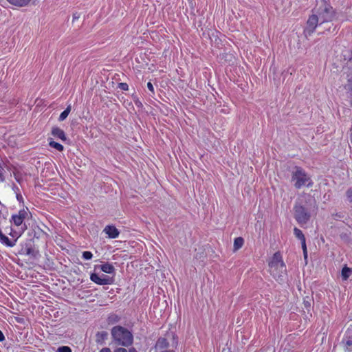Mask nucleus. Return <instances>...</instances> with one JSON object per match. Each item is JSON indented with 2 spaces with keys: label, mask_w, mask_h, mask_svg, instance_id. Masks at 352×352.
<instances>
[{
  "label": "nucleus",
  "mask_w": 352,
  "mask_h": 352,
  "mask_svg": "<svg viewBox=\"0 0 352 352\" xmlns=\"http://www.w3.org/2000/svg\"><path fill=\"white\" fill-rule=\"evenodd\" d=\"M111 336L116 344L128 347L133 342V336L127 329L115 326L111 329Z\"/></svg>",
  "instance_id": "nucleus-1"
},
{
  "label": "nucleus",
  "mask_w": 352,
  "mask_h": 352,
  "mask_svg": "<svg viewBox=\"0 0 352 352\" xmlns=\"http://www.w3.org/2000/svg\"><path fill=\"white\" fill-rule=\"evenodd\" d=\"M269 272L276 280L282 279L283 274L286 272V265L280 252H275L268 262Z\"/></svg>",
  "instance_id": "nucleus-2"
},
{
  "label": "nucleus",
  "mask_w": 352,
  "mask_h": 352,
  "mask_svg": "<svg viewBox=\"0 0 352 352\" xmlns=\"http://www.w3.org/2000/svg\"><path fill=\"white\" fill-rule=\"evenodd\" d=\"M313 12L318 19L320 24L331 22L336 14L333 7L325 1H322L320 6L315 8Z\"/></svg>",
  "instance_id": "nucleus-3"
},
{
  "label": "nucleus",
  "mask_w": 352,
  "mask_h": 352,
  "mask_svg": "<svg viewBox=\"0 0 352 352\" xmlns=\"http://www.w3.org/2000/svg\"><path fill=\"white\" fill-rule=\"evenodd\" d=\"M292 180L295 182L294 186L299 189L302 186L307 185V187L312 186V182L305 171L299 166L295 167V170L292 173Z\"/></svg>",
  "instance_id": "nucleus-4"
},
{
  "label": "nucleus",
  "mask_w": 352,
  "mask_h": 352,
  "mask_svg": "<svg viewBox=\"0 0 352 352\" xmlns=\"http://www.w3.org/2000/svg\"><path fill=\"white\" fill-rule=\"evenodd\" d=\"M294 210V217L299 224L307 223L310 219V214L303 206L296 204Z\"/></svg>",
  "instance_id": "nucleus-5"
},
{
  "label": "nucleus",
  "mask_w": 352,
  "mask_h": 352,
  "mask_svg": "<svg viewBox=\"0 0 352 352\" xmlns=\"http://www.w3.org/2000/svg\"><path fill=\"white\" fill-rule=\"evenodd\" d=\"M318 25H320L318 19L313 12V14L309 16L307 21V26L304 30L305 35L306 36H311L314 32Z\"/></svg>",
  "instance_id": "nucleus-6"
},
{
  "label": "nucleus",
  "mask_w": 352,
  "mask_h": 352,
  "mask_svg": "<svg viewBox=\"0 0 352 352\" xmlns=\"http://www.w3.org/2000/svg\"><path fill=\"white\" fill-rule=\"evenodd\" d=\"M344 351L352 352V324L347 328L342 340Z\"/></svg>",
  "instance_id": "nucleus-7"
},
{
  "label": "nucleus",
  "mask_w": 352,
  "mask_h": 352,
  "mask_svg": "<svg viewBox=\"0 0 352 352\" xmlns=\"http://www.w3.org/2000/svg\"><path fill=\"white\" fill-rule=\"evenodd\" d=\"M28 209H21L17 214L12 215V221L16 226H21L28 216Z\"/></svg>",
  "instance_id": "nucleus-8"
},
{
  "label": "nucleus",
  "mask_w": 352,
  "mask_h": 352,
  "mask_svg": "<svg viewBox=\"0 0 352 352\" xmlns=\"http://www.w3.org/2000/svg\"><path fill=\"white\" fill-rule=\"evenodd\" d=\"M90 279L94 283L100 285H109L111 283L110 278H108L107 276L102 275V276H100L98 274L96 273H92L90 275Z\"/></svg>",
  "instance_id": "nucleus-9"
},
{
  "label": "nucleus",
  "mask_w": 352,
  "mask_h": 352,
  "mask_svg": "<svg viewBox=\"0 0 352 352\" xmlns=\"http://www.w3.org/2000/svg\"><path fill=\"white\" fill-rule=\"evenodd\" d=\"M103 231L110 239H116L120 234L119 230L114 226H107Z\"/></svg>",
  "instance_id": "nucleus-10"
},
{
  "label": "nucleus",
  "mask_w": 352,
  "mask_h": 352,
  "mask_svg": "<svg viewBox=\"0 0 352 352\" xmlns=\"http://www.w3.org/2000/svg\"><path fill=\"white\" fill-rule=\"evenodd\" d=\"M52 135L63 142L67 140V136L65 131L58 126H54L52 128Z\"/></svg>",
  "instance_id": "nucleus-11"
},
{
  "label": "nucleus",
  "mask_w": 352,
  "mask_h": 352,
  "mask_svg": "<svg viewBox=\"0 0 352 352\" xmlns=\"http://www.w3.org/2000/svg\"><path fill=\"white\" fill-rule=\"evenodd\" d=\"M0 242L7 247L12 248L16 245V239L13 241L10 240L8 236L3 234L1 229L0 228Z\"/></svg>",
  "instance_id": "nucleus-12"
},
{
  "label": "nucleus",
  "mask_w": 352,
  "mask_h": 352,
  "mask_svg": "<svg viewBox=\"0 0 352 352\" xmlns=\"http://www.w3.org/2000/svg\"><path fill=\"white\" fill-rule=\"evenodd\" d=\"M155 349L168 350L169 346V342L165 338L160 337L157 339L155 343Z\"/></svg>",
  "instance_id": "nucleus-13"
},
{
  "label": "nucleus",
  "mask_w": 352,
  "mask_h": 352,
  "mask_svg": "<svg viewBox=\"0 0 352 352\" xmlns=\"http://www.w3.org/2000/svg\"><path fill=\"white\" fill-rule=\"evenodd\" d=\"M108 333L105 331H98L96 334V342L99 344H102L108 338Z\"/></svg>",
  "instance_id": "nucleus-14"
},
{
  "label": "nucleus",
  "mask_w": 352,
  "mask_h": 352,
  "mask_svg": "<svg viewBox=\"0 0 352 352\" xmlns=\"http://www.w3.org/2000/svg\"><path fill=\"white\" fill-rule=\"evenodd\" d=\"M10 4L18 7H24L29 4L31 0H7Z\"/></svg>",
  "instance_id": "nucleus-15"
},
{
  "label": "nucleus",
  "mask_w": 352,
  "mask_h": 352,
  "mask_svg": "<svg viewBox=\"0 0 352 352\" xmlns=\"http://www.w3.org/2000/svg\"><path fill=\"white\" fill-rule=\"evenodd\" d=\"M352 273V269L348 267L346 265L344 266L342 269L341 276L343 280H346Z\"/></svg>",
  "instance_id": "nucleus-16"
},
{
  "label": "nucleus",
  "mask_w": 352,
  "mask_h": 352,
  "mask_svg": "<svg viewBox=\"0 0 352 352\" xmlns=\"http://www.w3.org/2000/svg\"><path fill=\"white\" fill-rule=\"evenodd\" d=\"M100 270L107 274H111L114 272V267L110 263H104L100 265Z\"/></svg>",
  "instance_id": "nucleus-17"
},
{
  "label": "nucleus",
  "mask_w": 352,
  "mask_h": 352,
  "mask_svg": "<svg viewBox=\"0 0 352 352\" xmlns=\"http://www.w3.org/2000/svg\"><path fill=\"white\" fill-rule=\"evenodd\" d=\"M49 145L58 151L64 150V146L61 144L54 141L52 139L49 140Z\"/></svg>",
  "instance_id": "nucleus-18"
},
{
  "label": "nucleus",
  "mask_w": 352,
  "mask_h": 352,
  "mask_svg": "<svg viewBox=\"0 0 352 352\" xmlns=\"http://www.w3.org/2000/svg\"><path fill=\"white\" fill-rule=\"evenodd\" d=\"M244 243V240L242 237H237L234 241V248L235 250L240 249Z\"/></svg>",
  "instance_id": "nucleus-19"
},
{
  "label": "nucleus",
  "mask_w": 352,
  "mask_h": 352,
  "mask_svg": "<svg viewBox=\"0 0 352 352\" xmlns=\"http://www.w3.org/2000/svg\"><path fill=\"white\" fill-rule=\"evenodd\" d=\"M71 111V106L69 105L59 116L58 120L59 121H63L65 120L67 117L68 116L69 113Z\"/></svg>",
  "instance_id": "nucleus-20"
},
{
  "label": "nucleus",
  "mask_w": 352,
  "mask_h": 352,
  "mask_svg": "<svg viewBox=\"0 0 352 352\" xmlns=\"http://www.w3.org/2000/svg\"><path fill=\"white\" fill-rule=\"evenodd\" d=\"M294 233L296 237L298 238V239H300V241L306 240L302 232L300 229H298L297 228H294Z\"/></svg>",
  "instance_id": "nucleus-21"
},
{
  "label": "nucleus",
  "mask_w": 352,
  "mask_h": 352,
  "mask_svg": "<svg viewBox=\"0 0 352 352\" xmlns=\"http://www.w3.org/2000/svg\"><path fill=\"white\" fill-rule=\"evenodd\" d=\"M346 88L349 91L350 96L352 97V76L348 78L347 84L346 85Z\"/></svg>",
  "instance_id": "nucleus-22"
},
{
  "label": "nucleus",
  "mask_w": 352,
  "mask_h": 352,
  "mask_svg": "<svg viewBox=\"0 0 352 352\" xmlns=\"http://www.w3.org/2000/svg\"><path fill=\"white\" fill-rule=\"evenodd\" d=\"M93 257V254L89 251H85L82 253V258L85 260H89Z\"/></svg>",
  "instance_id": "nucleus-23"
},
{
  "label": "nucleus",
  "mask_w": 352,
  "mask_h": 352,
  "mask_svg": "<svg viewBox=\"0 0 352 352\" xmlns=\"http://www.w3.org/2000/svg\"><path fill=\"white\" fill-rule=\"evenodd\" d=\"M56 352H72V349L67 346H63L58 347Z\"/></svg>",
  "instance_id": "nucleus-24"
},
{
  "label": "nucleus",
  "mask_w": 352,
  "mask_h": 352,
  "mask_svg": "<svg viewBox=\"0 0 352 352\" xmlns=\"http://www.w3.org/2000/svg\"><path fill=\"white\" fill-rule=\"evenodd\" d=\"M147 88L151 91V96L155 95V89L153 84L151 82H147Z\"/></svg>",
  "instance_id": "nucleus-25"
},
{
  "label": "nucleus",
  "mask_w": 352,
  "mask_h": 352,
  "mask_svg": "<svg viewBox=\"0 0 352 352\" xmlns=\"http://www.w3.org/2000/svg\"><path fill=\"white\" fill-rule=\"evenodd\" d=\"M119 87L124 91H127L129 89V85L125 82H121L119 84Z\"/></svg>",
  "instance_id": "nucleus-26"
},
{
  "label": "nucleus",
  "mask_w": 352,
  "mask_h": 352,
  "mask_svg": "<svg viewBox=\"0 0 352 352\" xmlns=\"http://www.w3.org/2000/svg\"><path fill=\"white\" fill-rule=\"evenodd\" d=\"M346 197H347V199L348 200L350 201V202H352V188H349L347 191H346Z\"/></svg>",
  "instance_id": "nucleus-27"
},
{
  "label": "nucleus",
  "mask_w": 352,
  "mask_h": 352,
  "mask_svg": "<svg viewBox=\"0 0 352 352\" xmlns=\"http://www.w3.org/2000/svg\"><path fill=\"white\" fill-rule=\"evenodd\" d=\"M4 181H5V177L3 175V169L1 166V165L0 164V182H3Z\"/></svg>",
  "instance_id": "nucleus-28"
},
{
  "label": "nucleus",
  "mask_w": 352,
  "mask_h": 352,
  "mask_svg": "<svg viewBox=\"0 0 352 352\" xmlns=\"http://www.w3.org/2000/svg\"><path fill=\"white\" fill-rule=\"evenodd\" d=\"M303 305L305 308L309 311L311 307V302L308 300H304Z\"/></svg>",
  "instance_id": "nucleus-29"
},
{
  "label": "nucleus",
  "mask_w": 352,
  "mask_h": 352,
  "mask_svg": "<svg viewBox=\"0 0 352 352\" xmlns=\"http://www.w3.org/2000/svg\"><path fill=\"white\" fill-rule=\"evenodd\" d=\"M301 245H302V251L305 252V251H307V245H306V240L305 241H301Z\"/></svg>",
  "instance_id": "nucleus-30"
},
{
  "label": "nucleus",
  "mask_w": 352,
  "mask_h": 352,
  "mask_svg": "<svg viewBox=\"0 0 352 352\" xmlns=\"http://www.w3.org/2000/svg\"><path fill=\"white\" fill-rule=\"evenodd\" d=\"M114 352H129V351L124 348H118L114 350Z\"/></svg>",
  "instance_id": "nucleus-31"
},
{
  "label": "nucleus",
  "mask_w": 352,
  "mask_h": 352,
  "mask_svg": "<svg viewBox=\"0 0 352 352\" xmlns=\"http://www.w3.org/2000/svg\"><path fill=\"white\" fill-rule=\"evenodd\" d=\"M100 352H111V349L109 348L105 347L102 349Z\"/></svg>",
  "instance_id": "nucleus-32"
},
{
  "label": "nucleus",
  "mask_w": 352,
  "mask_h": 352,
  "mask_svg": "<svg viewBox=\"0 0 352 352\" xmlns=\"http://www.w3.org/2000/svg\"><path fill=\"white\" fill-rule=\"evenodd\" d=\"M5 340V336L3 332L0 330V342H2Z\"/></svg>",
  "instance_id": "nucleus-33"
},
{
  "label": "nucleus",
  "mask_w": 352,
  "mask_h": 352,
  "mask_svg": "<svg viewBox=\"0 0 352 352\" xmlns=\"http://www.w3.org/2000/svg\"><path fill=\"white\" fill-rule=\"evenodd\" d=\"M16 199H17V200H18V201H23V197H22V195H20V194H17V195H16Z\"/></svg>",
  "instance_id": "nucleus-34"
},
{
  "label": "nucleus",
  "mask_w": 352,
  "mask_h": 352,
  "mask_svg": "<svg viewBox=\"0 0 352 352\" xmlns=\"http://www.w3.org/2000/svg\"><path fill=\"white\" fill-rule=\"evenodd\" d=\"M303 256H304L305 260L307 261V256H308V255H307V251H305V252H303Z\"/></svg>",
  "instance_id": "nucleus-35"
},
{
  "label": "nucleus",
  "mask_w": 352,
  "mask_h": 352,
  "mask_svg": "<svg viewBox=\"0 0 352 352\" xmlns=\"http://www.w3.org/2000/svg\"><path fill=\"white\" fill-rule=\"evenodd\" d=\"M129 352H137V351L134 348H132L129 349Z\"/></svg>",
  "instance_id": "nucleus-36"
},
{
  "label": "nucleus",
  "mask_w": 352,
  "mask_h": 352,
  "mask_svg": "<svg viewBox=\"0 0 352 352\" xmlns=\"http://www.w3.org/2000/svg\"><path fill=\"white\" fill-rule=\"evenodd\" d=\"M349 63H352V50H351V56L350 57L349 60Z\"/></svg>",
  "instance_id": "nucleus-37"
},
{
  "label": "nucleus",
  "mask_w": 352,
  "mask_h": 352,
  "mask_svg": "<svg viewBox=\"0 0 352 352\" xmlns=\"http://www.w3.org/2000/svg\"><path fill=\"white\" fill-rule=\"evenodd\" d=\"M78 17L76 16L75 14L73 16V20L77 19Z\"/></svg>",
  "instance_id": "nucleus-38"
}]
</instances>
